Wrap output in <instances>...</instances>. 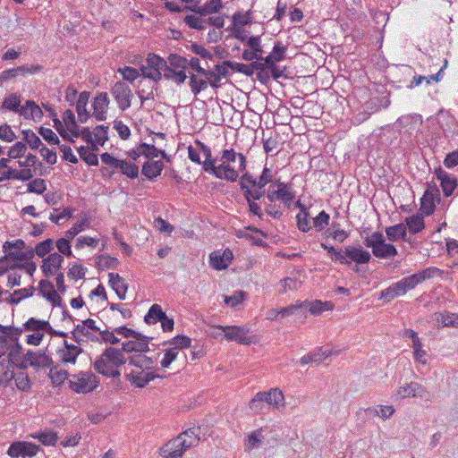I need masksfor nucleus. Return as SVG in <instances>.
Returning <instances> with one entry per match:
<instances>
[{"instance_id":"1","label":"nucleus","mask_w":458,"mask_h":458,"mask_svg":"<svg viewBox=\"0 0 458 458\" xmlns=\"http://www.w3.org/2000/svg\"><path fill=\"white\" fill-rule=\"evenodd\" d=\"M246 169V156L231 148L221 151L220 163H214L207 173L216 179L234 182L239 179V172H245Z\"/></svg>"},{"instance_id":"2","label":"nucleus","mask_w":458,"mask_h":458,"mask_svg":"<svg viewBox=\"0 0 458 458\" xmlns=\"http://www.w3.org/2000/svg\"><path fill=\"white\" fill-rule=\"evenodd\" d=\"M445 272L436 267H428L418 273L405 276L398 282L391 284L380 293L379 299L390 301L393 299L406 294L407 292L413 290L417 285L424 281L434 277H443Z\"/></svg>"},{"instance_id":"3","label":"nucleus","mask_w":458,"mask_h":458,"mask_svg":"<svg viewBox=\"0 0 458 458\" xmlns=\"http://www.w3.org/2000/svg\"><path fill=\"white\" fill-rule=\"evenodd\" d=\"M129 372L126 374L128 380L136 387H145L155 378L163 377L157 373L155 361L143 353L131 356L128 361Z\"/></svg>"},{"instance_id":"4","label":"nucleus","mask_w":458,"mask_h":458,"mask_svg":"<svg viewBox=\"0 0 458 458\" xmlns=\"http://www.w3.org/2000/svg\"><path fill=\"white\" fill-rule=\"evenodd\" d=\"M125 363V356L120 349L108 347L96 358L93 368L106 377L117 378L121 376V368Z\"/></svg>"},{"instance_id":"5","label":"nucleus","mask_w":458,"mask_h":458,"mask_svg":"<svg viewBox=\"0 0 458 458\" xmlns=\"http://www.w3.org/2000/svg\"><path fill=\"white\" fill-rule=\"evenodd\" d=\"M267 406L276 411L285 408V397L279 387L258 392L249 402V409L256 414L263 413Z\"/></svg>"},{"instance_id":"6","label":"nucleus","mask_w":458,"mask_h":458,"mask_svg":"<svg viewBox=\"0 0 458 458\" xmlns=\"http://www.w3.org/2000/svg\"><path fill=\"white\" fill-rule=\"evenodd\" d=\"M4 256L0 258V263L5 264L8 269L17 268L21 263L33 257V249L27 247L21 239L6 241L3 244Z\"/></svg>"},{"instance_id":"7","label":"nucleus","mask_w":458,"mask_h":458,"mask_svg":"<svg viewBox=\"0 0 458 458\" xmlns=\"http://www.w3.org/2000/svg\"><path fill=\"white\" fill-rule=\"evenodd\" d=\"M52 327L47 320L29 318L22 326L21 332L26 333L25 342L28 344L38 346L41 344L45 334L51 333Z\"/></svg>"},{"instance_id":"8","label":"nucleus","mask_w":458,"mask_h":458,"mask_svg":"<svg viewBox=\"0 0 458 458\" xmlns=\"http://www.w3.org/2000/svg\"><path fill=\"white\" fill-rule=\"evenodd\" d=\"M366 247L370 248L372 254L377 259H389L398 254L397 249L386 242L385 237L380 232H374L367 235L363 241Z\"/></svg>"},{"instance_id":"9","label":"nucleus","mask_w":458,"mask_h":458,"mask_svg":"<svg viewBox=\"0 0 458 458\" xmlns=\"http://www.w3.org/2000/svg\"><path fill=\"white\" fill-rule=\"evenodd\" d=\"M100 159L111 169V174L119 172L130 179H135L139 175V166L131 161L115 158L109 153L101 154Z\"/></svg>"},{"instance_id":"10","label":"nucleus","mask_w":458,"mask_h":458,"mask_svg":"<svg viewBox=\"0 0 458 458\" xmlns=\"http://www.w3.org/2000/svg\"><path fill=\"white\" fill-rule=\"evenodd\" d=\"M267 198L271 203L280 201L286 208H290L295 198L293 184L276 181V183L269 186Z\"/></svg>"},{"instance_id":"11","label":"nucleus","mask_w":458,"mask_h":458,"mask_svg":"<svg viewBox=\"0 0 458 458\" xmlns=\"http://www.w3.org/2000/svg\"><path fill=\"white\" fill-rule=\"evenodd\" d=\"M99 385L98 377L91 371H81L72 375L69 380L70 388L78 394L94 391Z\"/></svg>"},{"instance_id":"12","label":"nucleus","mask_w":458,"mask_h":458,"mask_svg":"<svg viewBox=\"0 0 458 458\" xmlns=\"http://www.w3.org/2000/svg\"><path fill=\"white\" fill-rule=\"evenodd\" d=\"M166 61L157 55L156 54H148L147 57V64L141 65L140 72L144 78L158 81L162 78V74L166 68Z\"/></svg>"},{"instance_id":"13","label":"nucleus","mask_w":458,"mask_h":458,"mask_svg":"<svg viewBox=\"0 0 458 458\" xmlns=\"http://www.w3.org/2000/svg\"><path fill=\"white\" fill-rule=\"evenodd\" d=\"M127 156L134 161L139 160L141 157L145 159H154L159 156L163 159H165L168 162L170 161V157L165 153V151L157 148L152 144L147 143L136 145L127 152Z\"/></svg>"},{"instance_id":"14","label":"nucleus","mask_w":458,"mask_h":458,"mask_svg":"<svg viewBox=\"0 0 458 458\" xmlns=\"http://www.w3.org/2000/svg\"><path fill=\"white\" fill-rule=\"evenodd\" d=\"M110 93L120 110L125 111L131 106L133 94L124 81H116L110 89Z\"/></svg>"},{"instance_id":"15","label":"nucleus","mask_w":458,"mask_h":458,"mask_svg":"<svg viewBox=\"0 0 458 458\" xmlns=\"http://www.w3.org/2000/svg\"><path fill=\"white\" fill-rule=\"evenodd\" d=\"M215 327L221 329L225 333V337L228 341H235L240 344L250 345L252 343L249 335V328L245 326H221Z\"/></svg>"},{"instance_id":"16","label":"nucleus","mask_w":458,"mask_h":458,"mask_svg":"<svg viewBox=\"0 0 458 458\" xmlns=\"http://www.w3.org/2000/svg\"><path fill=\"white\" fill-rule=\"evenodd\" d=\"M52 363V358L46 352L28 351L23 356L21 367L27 368L30 366L38 369L49 368L51 367Z\"/></svg>"},{"instance_id":"17","label":"nucleus","mask_w":458,"mask_h":458,"mask_svg":"<svg viewBox=\"0 0 458 458\" xmlns=\"http://www.w3.org/2000/svg\"><path fill=\"white\" fill-rule=\"evenodd\" d=\"M39 450V445L25 441H18L11 444L7 454L12 458H26L35 456Z\"/></svg>"},{"instance_id":"18","label":"nucleus","mask_w":458,"mask_h":458,"mask_svg":"<svg viewBox=\"0 0 458 458\" xmlns=\"http://www.w3.org/2000/svg\"><path fill=\"white\" fill-rule=\"evenodd\" d=\"M81 352L82 348L80 345L68 343L65 340L64 345L56 351V355L62 363L74 365Z\"/></svg>"},{"instance_id":"19","label":"nucleus","mask_w":458,"mask_h":458,"mask_svg":"<svg viewBox=\"0 0 458 458\" xmlns=\"http://www.w3.org/2000/svg\"><path fill=\"white\" fill-rule=\"evenodd\" d=\"M396 398L425 397L429 398V393L417 382H411L399 386L394 393Z\"/></svg>"},{"instance_id":"20","label":"nucleus","mask_w":458,"mask_h":458,"mask_svg":"<svg viewBox=\"0 0 458 458\" xmlns=\"http://www.w3.org/2000/svg\"><path fill=\"white\" fill-rule=\"evenodd\" d=\"M64 262V259L61 254L57 252L50 253L42 259L40 267L43 275L46 277H51L58 274Z\"/></svg>"},{"instance_id":"21","label":"nucleus","mask_w":458,"mask_h":458,"mask_svg":"<svg viewBox=\"0 0 458 458\" xmlns=\"http://www.w3.org/2000/svg\"><path fill=\"white\" fill-rule=\"evenodd\" d=\"M435 176L440 182V186L445 197H450L458 186L457 178L445 171L442 167L436 168Z\"/></svg>"},{"instance_id":"22","label":"nucleus","mask_w":458,"mask_h":458,"mask_svg":"<svg viewBox=\"0 0 458 458\" xmlns=\"http://www.w3.org/2000/svg\"><path fill=\"white\" fill-rule=\"evenodd\" d=\"M62 120L66 131H68V133L70 132L72 136L79 137L80 135H81L88 141L90 140V131L88 129H83L81 132L80 131L79 126L75 120V115L72 110H65L63 113Z\"/></svg>"},{"instance_id":"23","label":"nucleus","mask_w":458,"mask_h":458,"mask_svg":"<svg viewBox=\"0 0 458 458\" xmlns=\"http://www.w3.org/2000/svg\"><path fill=\"white\" fill-rule=\"evenodd\" d=\"M38 291L42 297L51 303L53 307H60L62 305V298L50 281L47 279L40 280Z\"/></svg>"},{"instance_id":"24","label":"nucleus","mask_w":458,"mask_h":458,"mask_svg":"<svg viewBox=\"0 0 458 458\" xmlns=\"http://www.w3.org/2000/svg\"><path fill=\"white\" fill-rule=\"evenodd\" d=\"M42 70V66L38 64L21 65L14 68H10L0 72V81H6L19 76H25L27 74H33Z\"/></svg>"},{"instance_id":"25","label":"nucleus","mask_w":458,"mask_h":458,"mask_svg":"<svg viewBox=\"0 0 458 458\" xmlns=\"http://www.w3.org/2000/svg\"><path fill=\"white\" fill-rule=\"evenodd\" d=\"M93 113L92 115L98 121H104L106 119L107 111L109 106V98L106 92L98 93L95 98L92 104Z\"/></svg>"},{"instance_id":"26","label":"nucleus","mask_w":458,"mask_h":458,"mask_svg":"<svg viewBox=\"0 0 458 458\" xmlns=\"http://www.w3.org/2000/svg\"><path fill=\"white\" fill-rule=\"evenodd\" d=\"M233 259V252L226 249L223 252L220 250L213 251L209 255V265L216 270L225 269Z\"/></svg>"},{"instance_id":"27","label":"nucleus","mask_w":458,"mask_h":458,"mask_svg":"<svg viewBox=\"0 0 458 458\" xmlns=\"http://www.w3.org/2000/svg\"><path fill=\"white\" fill-rule=\"evenodd\" d=\"M175 438L166 442L160 449L159 455L162 458H182L186 452Z\"/></svg>"},{"instance_id":"28","label":"nucleus","mask_w":458,"mask_h":458,"mask_svg":"<svg viewBox=\"0 0 458 458\" xmlns=\"http://www.w3.org/2000/svg\"><path fill=\"white\" fill-rule=\"evenodd\" d=\"M108 284L110 287L115 292L119 300H125L129 285L124 278H123L117 273H109Z\"/></svg>"},{"instance_id":"29","label":"nucleus","mask_w":458,"mask_h":458,"mask_svg":"<svg viewBox=\"0 0 458 458\" xmlns=\"http://www.w3.org/2000/svg\"><path fill=\"white\" fill-rule=\"evenodd\" d=\"M301 309H308L309 312L313 316H318L324 311H331L335 309V305L332 301H322L320 300H315L313 301H301Z\"/></svg>"},{"instance_id":"30","label":"nucleus","mask_w":458,"mask_h":458,"mask_svg":"<svg viewBox=\"0 0 458 458\" xmlns=\"http://www.w3.org/2000/svg\"><path fill=\"white\" fill-rule=\"evenodd\" d=\"M346 255L348 260L357 264H367L371 259L370 253L361 246H346Z\"/></svg>"},{"instance_id":"31","label":"nucleus","mask_w":458,"mask_h":458,"mask_svg":"<svg viewBox=\"0 0 458 458\" xmlns=\"http://www.w3.org/2000/svg\"><path fill=\"white\" fill-rule=\"evenodd\" d=\"M162 160L147 159L142 165L141 174L148 180H154L162 174L164 170Z\"/></svg>"},{"instance_id":"32","label":"nucleus","mask_w":458,"mask_h":458,"mask_svg":"<svg viewBox=\"0 0 458 458\" xmlns=\"http://www.w3.org/2000/svg\"><path fill=\"white\" fill-rule=\"evenodd\" d=\"M72 338L79 344L81 342L95 343L99 341L98 332H94L93 330L79 325L75 326L72 331Z\"/></svg>"},{"instance_id":"33","label":"nucleus","mask_w":458,"mask_h":458,"mask_svg":"<svg viewBox=\"0 0 458 458\" xmlns=\"http://www.w3.org/2000/svg\"><path fill=\"white\" fill-rule=\"evenodd\" d=\"M198 429L196 428H188L187 430L181 433L179 436L174 437L177 442H179L181 446L187 449L197 445L199 442V437L198 434Z\"/></svg>"},{"instance_id":"34","label":"nucleus","mask_w":458,"mask_h":458,"mask_svg":"<svg viewBox=\"0 0 458 458\" xmlns=\"http://www.w3.org/2000/svg\"><path fill=\"white\" fill-rule=\"evenodd\" d=\"M189 85L191 91L195 95H199L200 92L206 90L208 88V79L201 73H190Z\"/></svg>"},{"instance_id":"35","label":"nucleus","mask_w":458,"mask_h":458,"mask_svg":"<svg viewBox=\"0 0 458 458\" xmlns=\"http://www.w3.org/2000/svg\"><path fill=\"white\" fill-rule=\"evenodd\" d=\"M287 46L283 44L282 41H276L274 44L271 53L267 55L263 60L267 64H273V63H278L285 59L286 57Z\"/></svg>"},{"instance_id":"36","label":"nucleus","mask_w":458,"mask_h":458,"mask_svg":"<svg viewBox=\"0 0 458 458\" xmlns=\"http://www.w3.org/2000/svg\"><path fill=\"white\" fill-rule=\"evenodd\" d=\"M20 114L26 119L40 120L43 113L40 107L34 101L28 100L25 105L21 106Z\"/></svg>"},{"instance_id":"37","label":"nucleus","mask_w":458,"mask_h":458,"mask_svg":"<svg viewBox=\"0 0 458 458\" xmlns=\"http://www.w3.org/2000/svg\"><path fill=\"white\" fill-rule=\"evenodd\" d=\"M387 239L390 242H397L399 240L405 241L407 236V227L404 224L400 223L385 229Z\"/></svg>"},{"instance_id":"38","label":"nucleus","mask_w":458,"mask_h":458,"mask_svg":"<svg viewBox=\"0 0 458 458\" xmlns=\"http://www.w3.org/2000/svg\"><path fill=\"white\" fill-rule=\"evenodd\" d=\"M13 351L9 353V360L0 361V386H7L13 377V368L11 364Z\"/></svg>"},{"instance_id":"39","label":"nucleus","mask_w":458,"mask_h":458,"mask_svg":"<svg viewBox=\"0 0 458 458\" xmlns=\"http://www.w3.org/2000/svg\"><path fill=\"white\" fill-rule=\"evenodd\" d=\"M252 22V11L236 12L233 14L232 23L236 32L240 31V28L250 25Z\"/></svg>"},{"instance_id":"40","label":"nucleus","mask_w":458,"mask_h":458,"mask_svg":"<svg viewBox=\"0 0 458 458\" xmlns=\"http://www.w3.org/2000/svg\"><path fill=\"white\" fill-rule=\"evenodd\" d=\"M13 380L18 390L29 392L31 389L32 382L27 372L24 370H17L13 372Z\"/></svg>"},{"instance_id":"41","label":"nucleus","mask_w":458,"mask_h":458,"mask_svg":"<svg viewBox=\"0 0 458 458\" xmlns=\"http://www.w3.org/2000/svg\"><path fill=\"white\" fill-rule=\"evenodd\" d=\"M89 93L87 91H83L79 95L76 103V111L79 121L81 123H85L89 118V112L87 111V103L89 101Z\"/></svg>"},{"instance_id":"42","label":"nucleus","mask_w":458,"mask_h":458,"mask_svg":"<svg viewBox=\"0 0 458 458\" xmlns=\"http://www.w3.org/2000/svg\"><path fill=\"white\" fill-rule=\"evenodd\" d=\"M302 285V282L297 277H284L278 283L279 293L284 294L291 291H297Z\"/></svg>"},{"instance_id":"43","label":"nucleus","mask_w":458,"mask_h":458,"mask_svg":"<svg viewBox=\"0 0 458 458\" xmlns=\"http://www.w3.org/2000/svg\"><path fill=\"white\" fill-rule=\"evenodd\" d=\"M264 438L263 429L258 428L249 434L244 440L245 451L250 452L255 447H258Z\"/></svg>"},{"instance_id":"44","label":"nucleus","mask_w":458,"mask_h":458,"mask_svg":"<svg viewBox=\"0 0 458 458\" xmlns=\"http://www.w3.org/2000/svg\"><path fill=\"white\" fill-rule=\"evenodd\" d=\"M195 145L202 151L205 157V160L202 163V169L207 173L209 171V167L212 166L214 163H216V158L213 157L211 148L202 141L197 140H195Z\"/></svg>"},{"instance_id":"45","label":"nucleus","mask_w":458,"mask_h":458,"mask_svg":"<svg viewBox=\"0 0 458 458\" xmlns=\"http://www.w3.org/2000/svg\"><path fill=\"white\" fill-rule=\"evenodd\" d=\"M164 344H168L171 348H174L175 352L179 353L180 351L188 349L191 346V339L187 335H178L165 342Z\"/></svg>"},{"instance_id":"46","label":"nucleus","mask_w":458,"mask_h":458,"mask_svg":"<svg viewBox=\"0 0 458 458\" xmlns=\"http://www.w3.org/2000/svg\"><path fill=\"white\" fill-rule=\"evenodd\" d=\"M165 315V313L163 311L161 306L159 304L155 303L148 310L147 314L144 317V321L148 325H154L157 322H160V320Z\"/></svg>"},{"instance_id":"47","label":"nucleus","mask_w":458,"mask_h":458,"mask_svg":"<svg viewBox=\"0 0 458 458\" xmlns=\"http://www.w3.org/2000/svg\"><path fill=\"white\" fill-rule=\"evenodd\" d=\"M404 225L411 233H418L425 228L424 219L421 215H412L406 217Z\"/></svg>"},{"instance_id":"48","label":"nucleus","mask_w":458,"mask_h":458,"mask_svg":"<svg viewBox=\"0 0 458 458\" xmlns=\"http://www.w3.org/2000/svg\"><path fill=\"white\" fill-rule=\"evenodd\" d=\"M296 206L300 208V212L296 216L297 226L299 230L306 233L310 229L309 213L300 201L296 202Z\"/></svg>"},{"instance_id":"49","label":"nucleus","mask_w":458,"mask_h":458,"mask_svg":"<svg viewBox=\"0 0 458 458\" xmlns=\"http://www.w3.org/2000/svg\"><path fill=\"white\" fill-rule=\"evenodd\" d=\"M437 322L441 327H458V314L452 312H440L437 314Z\"/></svg>"},{"instance_id":"50","label":"nucleus","mask_w":458,"mask_h":458,"mask_svg":"<svg viewBox=\"0 0 458 458\" xmlns=\"http://www.w3.org/2000/svg\"><path fill=\"white\" fill-rule=\"evenodd\" d=\"M223 7L222 0H208L202 6L195 10L200 15L218 13ZM191 10V8H190ZM194 11V9H192Z\"/></svg>"},{"instance_id":"51","label":"nucleus","mask_w":458,"mask_h":458,"mask_svg":"<svg viewBox=\"0 0 458 458\" xmlns=\"http://www.w3.org/2000/svg\"><path fill=\"white\" fill-rule=\"evenodd\" d=\"M48 376L53 385L61 386L67 379L68 372L59 365H55L50 368Z\"/></svg>"},{"instance_id":"52","label":"nucleus","mask_w":458,"mask_h":458,"mask_svg":"<svg viewBox=\"0 0 458 458\" xmlns=\"http://www.w3.org/2000/svg\"><path fill=\"white\" fill-rule=\"evenodd\" d=\"M31 437L47 446L55 445L58 440L57 434L53 430L37 432Z\"/></svg>"},{"instance_id":"53","label":"nucleus","mask_w":458,"mask_h":458,"mask_svg":"<svg viewBox=\"0 0 458 458\" xmlns=\"http://www.w3.org/2000/svg\"><path fill=\"white\" fill-rule=\"evenodd\" d=\"M89 225V217L84 215L79 221H77L69 230L65 232L67 238H74L81 232L85 231Z\"/></svg>"},{"instance_id":"54","label":"nucleus","mask_w":458,"mask_h":458,"mask_svg":"<svg viewBox=\"0 0 458 458\" xmlns=\"http://www.w3.org/2000/svg\"><path fill=\"white\" fill-rule=\"evenodd\" d=\"M435 208L434 196L428 191H426L420 199V210L424 215L429 216L434 213Z\"/></svg>"},{"instance_id":"55","label":"nucleus","mask_w":458,"mask_h":458,"mask_svg":"<svg viewBox=\"0 0 458 458\" xmlns=\"http://www.w3.org/2000/svg\"><path fill=\"white\" fill-rule=\"evenodd\" d=\"M163 75L166 80L172 81L177 84L183 83L185 81V80L187 79V74H186L185 71H183V70L177 71L172 67H169L167 64H166V68L165 69V72Z\"/></svg>"},{"instance_id":"56","label":"nucleus","mask_w":458,"mask_h":458,"mask_svg":"<svg viewBox=\"0 0 458 458\" xmlns=\"http://www.w3.org/2000/svg\"><path fill=\"white\" fill-rule=\"evenodd\" d=\"M411 347L413 350L412 353L414 360L423 366L427 365L429 355L428 352L422 348L421 341L412 344Z\"/></svg>"},{"instance_id":"57","label":"nucleus","mask_w":458,"mask_h":458,"mask_svg":"<svg viewBox=\"0 0 458 458\" xmlns=\"http://www.w3.org/2000/svg\"><path fill=\"white\" fill-rule=\"evenodd\" d=\"M99 243V239L98 237H91L89 235H81L76 238L74 242V247L76 250H82L85 247H89L90 249H96Z\"/></svg>"},{"instance_id":"58","label":"nucleus","mask_w":458,"mask_h":458,"mask_svg":"<svg viewBox=\"0 0 458 458\" xmlns=\"http://www.w3.org/2000/svg\"><path fill=\"white\" fill-rule=\"evenodd\" d=\"M2 108L8 111H13L20 114L21 109V98L19 95L13 93L6 97L3 103Z\"/></svg>"},{"instance_id":"59","label":"nucleus","mask_w":458,"mask_h":458,"mask_svg":"<svg viewBox=\"0 0 458 458\" xmlns=\"http://www.w3.org/2000/svg\"><path fill=\"white\" fill-rule=\"evenodd\" d=\"M117 72L121 74L123 81L133 83L140 75V69L137 70L131 66L119 67Z\"/></svg>"},{"instance_id":"60","label":"nucleus","mask_w":458,"mask_h":458,"mask_svg":"<svg viewBox=\"0 0 458 458\" xmlns=\"http://www.w3.org/2000/svg\"><path fill=\"white\" fill-rule=\"evenodd\" d=\"M54 248V241L50 238L40 242L35 245L33 250V255L36 254L39 258H45L46 255H49Z\"/></svg>"},{"instance_id":"61","label":"nucleus","mask_w":458,"mask_h":458,"mask_svg":"<svg viewBox=\"0 0 458 458\" xmlns=\"http://www.w3.org/2000/svg\"><path fill=\"white\" fill-rule=\"evenodd\" d=\"M119 261L117 259L108 255H100L96 258V265L98 269L105 270L109 268H115Z\"/></svg>"},{"instance_id":"62","label":"nucleus","mask_w":458,"mask_h":458,"mask_svg":"<svg viewBox=\"0 0 458 458\" xmlns=\"http://www.w3.org/2000/svg\"><path fill=\"white\" fill-rule=\"evenodd\" d=\"M179 353L175 352L174 348H171L170 346L164 350L163 357L160 360V366L163 369H169L172 362L176 360Z\"/></svg>"},{"instance_id":"63","label":"nucleus","mask_w":458,"mask_h":458,"mask_svg":"<svg viewBox=\"0 0 458 458\" xmlns=\"http://www.w3.org/2000/svg\"><path fill=\"white\" fill-rule=\"evenodd\" d=\"M245 298H246V293H244L242 291H235L230 296L225 295L224 301L227 306H229L231 308H235L240 303H242L245 300Z\"/></svg>"},{"instance_id":"64","label":"nucleus","mask_w":458,"mask_h":458,"mask_svg":"<svg viewBox=\"0 0 458 458\" xmlns=\"http://www.w3.org/2000/svg\"><path fill=\"white\" fill-rule=\"evenodd\" d=\"M71 239L72 238H67L64 235V237L58 239L55 242V246L59 251V254H61L63 257L64 256H67V257L72 256V247H71V242H70Z\"/></svg>"}]
</instances>
